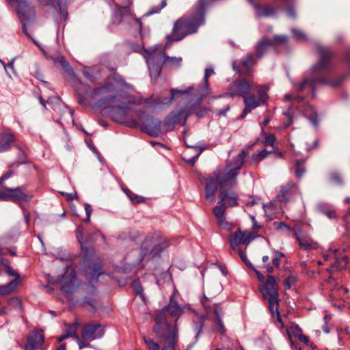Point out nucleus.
Listing matches in <instances>:
<instances>
[{"label": "nucleus", "instance_id": "nucleus-55", "mask_svg": "<svg viewBox=\"0 0 350 350\" xmlns=\"http://www.w3.org/2000/svg\"><path fill=\"white\" fill-rule=\"evenodd\" d=\"M252 269L255 272V273H256V275L257 276L258 280L260 282H263L264 280H265L264 275L259 271L256 269L254 267V269Z\"/></svg>", "mask_w": 350, "mask_h": 350}, {"label": "nucleus", "instance_id": "nucleus-53", "mask_svg": "<svg viewBox=\"0 0 350 350\" xmlns=\"http://www.w3.org/2000/svg\"><path fill=\"white\" fill-rule=\"evenodd\" d=\"M272 152H273V150L267 151L266 150H262L258 153L257 157L259 158V160H262L266 158L269 154Z\"/></svg>", "mask_w": 350, "mask_h": 350}, {"label": "nucleus", "instance_id": "nucleus-22", "mask_svg": "<svg viewBox=\"0 0 350 350\" xmlns=\"http://www.w3.org/2000/svg\"><path fill=\"white\" fill-rule=\"evenodd\" d=\"M298 191L297 185L293 183H288L286 185L280 187V190L277 196V198L280 202H287L291 196Z\"/></svg>", "mask_w": 350, "mask_h": 350}, {"label": "nucleus", "instance_id": "nucleus-9", "mask_svg": "<svg viewBox=\"0 0 350 350\" xmlns=\"http://www.w3.org/2000/svg\"><path fill=\"white\" fill-rule=\"evenodd\" d=\"M31 198V195L25 193L24 187L5 188L3 191H0V200L17 202L29 201Z\"/></svg>", "mask_w": 350, "mask_h": 350}, {"label": "nucleus", "instance_id": "nucleus-21", "mask_svg": "<svg viewBox=\"0 0 350 350\" xmlns=\"http://www.w3.org/2000/svg\"><path fill=\"white\" fill-rule=\"evenodd\" d=\"M176 299V293L174 292L170 297L168 305L162 310L161 317L165 312L168 313L173 317H178L183 313V308L178 304Z\"/></svg>", "mask_w": 350, "mask_h": 350}, {"label": "nucleus", "instance_id": "nucleus-46", "mask_svg": "<svg viewBox=\"0 0 350 350\" xmlns=\"http://www.w3.org/2000/svg\"><path fill=\"white\" fill-rule=\"evenodd\" d=\"M284 257V254L281 252H277L275 254L274 258L272 260V265L278 268L280 265L282 258Z\"/></svg>", "mask_w": 350, "mask_h": 350}, {"label": "nucleus", "instance_id": "nucleus-29", "mask_svg": "<svg viewBox=\"0 0 350 350\" xmlns=\"http://www.w3.org/2000/svg\"><path fill=\"white\" fill-rule=\"evenodd\" d=\"M274 12L275 9L269 5L256 6V14L258 17H269Z\"/></svg>", "mask_w": 350, "mask_h": 350}, {"label": "nucleus", "instance_id": "nucleus-35", "mask_svg": "<svg viewBox=\"0 0 350 350\" xmlns=\"http://www.w3.org/2000/svg\"><path fill=\"white\" fill-rule=\"evenodd\" d=\"M213 74H214V71L213 69L206 68L205 70L204 77V84L202 86V91L203 92V93H205L206 92L208 91V78Z\"/></svg>", "mask_w": 350, "mask_h": 350}, {"label": "nucleus", "instance_id": "nucleus-50", "mask_svg": "<svg viewBox=\"0 0 350 350\" xmlns=\"http://www.w3.org/2000/svg\"><path fill=\"white\" fill-rule=\"evenodd\" d=\"M275 137L273 135H267L265 139V145L273 147Z\"/></svg>", "mask_w": 350, "mask_h": 350}, {"label": "nucleus", "instance_id": "nucleus-7", "mask_svg": "<svg viewBox=\"0 0 350 350\" xmlns=\"http://www.w3.org/2000/svg\"><path fill=\"white\" fill-rule=\"evenodd\" d=\"M202 304L208 316L211 317L213 314V321L214 322L215 331L222 335L225 334L226 330L221 319L224 312L221 305L219 304H211L210 299L206 297L202 300Z\"/></svg>", "mask_w": 350, "mask_h": 350}, {"label": "nucleus", "instance_id": "nucleus-25", "mask_svg": "<svg viewBox=\"0 0 350 350\" xmlns=\"http://www.w3.org/2000/svg\"><path fill=\"white\" fill-rule=\"evenodd\" d=\"M14 140V135L10 133H0V152L8 151Z\"/></svg>", "mask_w": 350, "mask_h": 350}, {"label": "nucleus", "instance_id": "nucleus-16", "mask_svg": "<svg viewBox=\"0 0 350 350\" xmlns=\"http://www.w3.org/2000/svg\"><path fill=\"white\" fill-rule=\"evenodd\" d=\"M141 260L148 254L154 257L160 254L162 247L159 244H155V238L154 236L146 237L142 242L140 247Z\"/></svg>", "mask_w": 350, "mask_h": 350}, {"label": "nucleus", "instance_id": "nucleus-56", "mask_svg": "<svg viewBox=\"0 0 350 350\" xmlns=\"http://www.w3.org/2000/svg\"><path fill=\"white\" fill-rule=\"evenodd\" d=\"M197 148V151H198V153L191 159V162L192 163H193L196 161V159L199 157V155L201 154V152H202L204 148L202 147H196Z\"/></svg>", "mask_w": 350, "mask_h": 350}, {"label": "nucleus", "instance_id": "nucleus-64", "mask_svg": "<svg viewBox=\"0 0 350 350\" xmlns=\"http://www.w3.org/2000/svg\"><path fill=\"white\" fill-rule=\"evenodd\" d=\"M229 110V107H228L225 110H220L217 112L218 116H224L226 111Z\"/></svg>", "mask_w": 350, "mask_h": 350}, {"label": "nucleus", "instance_id": "nucleus-3", "mask_svg": "<svg viewBox=\"0 0 350 350\" xmlns=\"http://www.w3.org/2000/svg\"><path fill=\"white\" fill-rule=\"evenodd\" d=\"M204 1H199L192 16H183L176 21L172 35L167 37V40L180 41L187 36L196 33L199 26L204 23Z\"/></svg>", "mask_w": 350, "mask_h": 350}, {"label": "nucleus", "instance_id": "nucleus-10", "mask_svg": "<svg viewBox=\"0 0 350 350\" xmlns=\"http://www.w3.org/2000/svg\"><path fill=\"white\" fill-rule=\"evenodd\" d=\"M144 56L146 59L151 77L157 78L161 70V63L163 62V55L156 51H145Z\"/></svg>", "mask_w": 350, "mask_h": 350}, {"label": "nucleus", "instance_id": "nucleus-45", "mask_svg": "<svg viewBox=\"0 0 350 350\" xmlns=\"http://www.w3.org/2000/svg\"><path fill=\"white\" fill-rule=\"evenodd\" d=\"M83 228L80 226L77 229V238L81 244V248L86 249V247H85L84 243L83 241Z\"/></svg>", "mask_w": 350, "mask_h": 350}, {"label": "nucleus", "instance_id": "nucleus-24", "mask_svg": "<svg viewBox=\"0 0 350 350\" xmlns=\"http://www.w3.org/2000/svg\"><path fill=\"white\" fill-rule=\"evenodd\" d=\"M297 239L302 250H310L318 247V243L306 234H297Z\"/></svg>", "mask_w": 350, "mask_h": 350}, {"label": "nucleus", "instance_id": "nucleus-4", "mask_svg": "<svg viewBox=\"0 0 350 350\" xmlns=\"http://www.w3.org/2000/svg\"><path fill=\"white\" fill-rule=\"evenodd\" d=\"M315 48L319 55V60L306 73L302 82L296 87L299 92L304 90L307 87L314 90L317 83L326 84L327 83L325 79L317 77L315 75L327 70L330 67V59L332 57V53L329 49L319 44H317Z\"/></svg>", "mask_w": 350, "mask_h": 350}, {"label": "nucleus", "instance_id": "nucleus-18", "mask_svg": "<svg viewBox=\"0 0 350 350\" xmlns=\"http://www.w3.org/2000/svg\"><path fill=\"white\" fill-rule=\"evenodd\" d=\"M44 338L42 334L38 332H33L27 337L25 350H44L43 343Z\"/></svg>", "mask_w": 350, "mask_h": 350}, {"label": "nucleus", "instance_id": "nucleus-38", "mask_svg": "<svg viewBox=\"0 0 350 350\" xmlns=\"http://www.w3.org/2000/svg\"><path fill=\"white\" fill-rule=\"evenodd\" d=\"M166 0H162L159 5L151 8L150 11L148 12L147 15H151L158 13L160 10L164 8L166 6Z\"/></svg>", "mask_w": 350, "mask_h": 350}, {"label": "nucleus", "instance_id": "nucleus-60", "mask_svg": "<svg viewBox=\"0 0 350 350\" xmlns=\"http://www.w3.org/2000/svg\"><path fill=\"white\" fill-rule=\"evenodd\" d=\"M62 195H66L68 197V200H72L73 199L77 198V193H65L64 192H61Z\"/></svg>", "mask_w": 350, "mask_h": 350}, {"label": "nucleus", "instance_id": "nucleus-40", "mask_svg": "<svg viewBox=\"0 0 350 350\" xmlns=\"http://www.w3.org/2000/svg\"><path fill=\"white\" fill-rule=\"evenodd\" d=\"M132 287H133L134 291L137 294L139 295L143 299H144V295H143L142 286L138 280H135L133 282Z\"/></svg>", "mask_w": 350, "mask_h": 350}, {"label": "nucleus", "instance_id": "nucleus-26", "mask_svg": "<svg viewBox=\"0 0 350 350\" xmlns=\"http://www.w3.org/2000/svg\"><path fill=\"white\" fill-rule=\"evenodd\" d=\"M47 58L53 60L54 63L59 64L62 68L68 74L72 75L74 73L73 70L71 68L69 64L65 60L64 57L59 53H56L53 55L47 57Z\"/></svg>", "mask_w": 350, "mask_h": 350}, {"label": "nucleus", "instance_id": "nucleus-30", "mask_svg": "<svg viewBox=\"0 0 350 350\" xmlns=\"http://www.w3.org/2000/svg\"><path fill=\"white\" fill-rule=\"evenodd\" d=\"M319 211L327 217L329 219H336V211L327 204H320L318 205Z\"/></svg>", "mask_w": 350, "mask_h": 350}, {"label": "nucleus", "instance_id": "nucleus-37", "mask_svg": "<svg viewBox=\"0 0 350 350\" xmlns=\"http://www.w3.org/2000/svg\"><path fill=\"white\" fill-rule=\"evenodd\" d=\"M304 161H297L295 164L296 170H295V175L298 178H300L303 176L304 173L306 172L305 168L302 166Z\"/></svg>", "mask_w": 350, "mask_h": 350}, {"label": "nucleus", "instance_id": "nucleus-54", "mask_svg": "<svg viewBox=\"0 0 350 350\" xmlns=\"http://www.w3.org/2000/svg\"><path fill=\"white\" fill-rule=\"evenodd\" d=\"M299 340L303 342L304 344L305 345H308V342H309V338L308 336L302 334V332L301 333V334L298 336Z\"/></svg>", "mask_w": 350, "mask_h": 350}, {"label": "nucleus", "instance_id": "nucleus-48", "mask_svg": "<svg viewBox=\"0 0 350 350\" xmlns=\"http://www.w3.org/2000/svg\"><path fill=\"white\" fill-rule=\"evenodd\" d=\"M9 304L11 306L17 308L20 311L22 310L21 300L18 297H13L10 299L9 300Z\"/></svg>", "mask_w": 350, "mask_h": 350}, {"label": "nucleus", "instance_id": "nucleus-62", "mask_svg": "<svg viewBox=\"0 0 350 350\" xmlns=\"http://www.w3.org/2000/svg\"><path fill=\"white\" fill-rule=\"evenodd\" d=\"M58 6L61 9L62 5L66 4L70 1V0H55Z\"/></svg>", "mask_w": 350, "mask_h": 350}, {"label": "nucleus", "instance_id": "nucleus-59", "mask_svg": "<svg viewBox=\"0 0 350 350\" xmlns=\"http://www.w3.org/2000/svg\"><path fill=\"white\" fill-rule=\"evenodd\" d=\"M76 341L78 343V345H79V347L80 349L84 348V347H88V345L83 341H81L79 338H77L76 339Z\"/></svg>", "mask_w": 350, "mask_h": 350}, {"label": "nucleus", "instance_id": "nucleus-57", "mask_svg": "<svg viewBox=\"0 0 350 350\" xmlns=\"http://www.w3.org/2000/svg\"><path fill=\"white\" fill-rule=\"evenodd\" d=\"M286 14H287L288 17H291L292 18H296V13H295V10L293 8H288L286 10Z\"/></svg>", "mask_w": 350, "mask_h": 350}, {"label": "nucleus", "instance_id": "nucleus-44", "mask_svg": "<svg viewBox=\"0 0 350 350\" xmlns=\"http://www.w3.org/2000/svg\"><path fill=\"white\" fill-rule=\"evenodd\" d=\"M309 108L312 111V114L310 116H308L306 112H305V116L311 122V123L316 126H317V113L314 111L312 107H309Z\"/></svg>", "mask_w": 350, "mask_h": 350}, {"label": "nucleus", "instance_id": "nucleus-1", "mask_svg": "<svg viewBox=\"0 0 350 350\" xmlns=\"http://www.w3.org/2000/svg\"><path fill=\"white\" fill-rule=\"evenodd\" d=\"M90 96L92 98H99L97 105L100 107L104 108L113 105L110 109V116L121 124L135 127L138 123L135 116L140 118L144 115V112L140 109H131L129 105L135 103L130 94L113 84L108 83L94 88Z\"/></svg>", "mask_w": 350, "mask_h": 350}, {"label": "nucleus", "instance_id": "nucleus-63", "mask_svg": "<svg viewBox=\"0 0 350 350\" xmlns=\"http://www.w3.org/2000/svg\"><path fill=\"white\" fill-rule=\"evenodd\" d=\"M277 228L278 230H283V229L287 228V226L284 223L280 222V223L277 224Z\"/></svg>", "mask_w": 350, "mask_h": 350}, {"label": "nucleus", "instance_id": "nucleus-11", "mask_svg": "<svg viewBox=\"0 0 350 350\" xmlns=\"http://www.w3.org/2000/svg\"><path fill=\"white\" fill-rule=\"evenodd\" d=\"M60 282L62 290L66 293H72L78 288L80 282L76 278V272L72 267H67Z\"/></svg>", "mask_w": 350, "mask_h": 350}, {"label": "nucleus", "instance_id": "nucleus-49", "mask_svg": "<svg viewBox=\"0 0 350 350\" xmlns=\"http://www.w3.org/2000/svg\"><path fill=\"white\" fill-rule=\"evenodd\" d=\"M181 61H182V58H180V57H166L165 58L163 57V63H169L170 64L179 65Z\"/></svg>", "mask_w": 350, "mask_h": 350}, {"label": "nucleus", "instance_id": "nucleus-28", "mask_svg": "<svg viewBox=\"0 0 350 350\" xmlns=\"http://www.w3.org/2000/svg\"><path fill=\"white\" fill-rule=\"evenodd\" d=\"M161 128V122L159 121L152 122V124H146L143 130L150 136H157Z\"/></svg>", "mask_w": 350, "mask_h": 350}, {"label": "nucleus", "instance_id": "nucleus-15", "mask_svg": "<svg viewBox=\"0 0 350 350\" xmlns=\"http://www.w3.org/2000/svg\"><path fill=\"white\" fill-rule=\"evenodd\" d=\"M252 87L253 83H250L245 79L234 81L229 88V92L226 94V95L230 96H243L244 98V96H246V94L250 92Z\"/></svg>", "mask_w": 350, "mask_h": 350}, {"label": "nucleus", "instance_id": "nucleus-52", "mask_svg": "<svg viewBox=\"0 0 350 350\" xmlns=\"http://www.w3.org/2000/svg\"><path fill=\"white\" fill-rule=\"evenodd\" d=\"M331 180L334 184L336 185H340L342 183L340 177L336 174H333L331 175Z\"/></svg>", "mask_w": 350, "mask_h": 350}, {"label": "nucleus", "instance_id": "nucleus-36", "mask_svg": "<svg viewBox=\"0 0 350 350\" xmlns=\"http://www.w3.org/2000/svg\"><path fill=\"white\" fill-rule=\"evenodd\" d=\"M77 325L76 324L70 325L68 327V329L65 331L66 336H68V338L72 337L75 340L77 338H79V336L77 335Z\"/></svg>", "mask_w": 350, "mask_h": 350}, {"label": "nucleus", "instance_id": "nucleus-61", "mask_svg": "<svg viewBox=\"0 0 350 350\" xmlns=\"http://www.w3.org/2000/svg\"><path fill=\"white\" fill-rule=\"evenodd\" d=\"M284 115L288 117V122L286 123V126H288L291 125V124L293 122V118L292 117L290 116L289 113L288 112H285L284 113Z\"/></svg>", "mask_w": 350, "mask_h": 350}, {"label": "nucleus", "instance_id": "nucleus-27", "mask_svg": "<svg viewBox=\"0 0 350 350\" xmlns=\"http://www.w3.org/2000/svg\"><path fill=\"white\" fill-rule=\"evenodd\" d=\"M273 45L271 40L267 38H263L256 45V55L258 58L261 57L266 52L267 49L269 46Z\"/></svg>", "mask_w": 350, "mask_h": 350}, {"label": "nucleus", "instance_id": "nucleus-17", "mask_svg": "<svg viewBox=\"0 0 350 350\" xmlns=\"http://www.w3.org/2000/svg\"><path fill=\"white\" fill-rule=\"evenodd\" d=\"M226 205L225 203L217 202V205L213 208V214L215 216L218 225L224 229L230 230L233 228L232 224L226 219Z\"/></svg>", "mask_w": 350, "mask_h": 350}, {"label": "nucleus", "instance_id": "nucleus-19", "mask_svg": "<svg viewBox=\"0 0 350 350\" xmlns=\"http://www.w3.org/2000/svg\"><path fill=\"white\" fill-rule=\"evenodd\" d=\"M219 202L225 203L226 206H235L237 203V195L228 187H221L219 192Z\"/></svg>", "mask_w": 350, "mask_h": 350}, {"label": "nucleus", "instance_id": "nucleus-12", "mask_svg": "<svg viewBox=\"0 0 350 350\" xmlns=\"http://www.w3.org/2000/svg\"><path fill=\"white\" fill-rule=\"evenodd\" d=\"M255 237L256 236L252 232L238 230L229 237L230 247L232 250H235L240 244L247 246Z\"/></svg>", "mask_w": 350, "mask_h": 350}, {"label": "nucleus", "instance_id": "nucleus-6", "mask_svg": "<svg viewBox=\"0 0 350 350\" xmlns=\"http://www.w3.org/2000/svg\"><path fill=\"white\" fill-rule=\"evenodd\" d=\"M260 291L263 298L268 301L269 308L273 315L275 314L277 319L281 322L279 312L278 285L277 278L268 275L265 281L260 285Z\"/></svg>", "mask_w": 350, "mask_h": 350}, {"label": "nucleus", "instance_id": "nucleus-32", "mask_svg": "<svg viewBox=\"0 0 350 350\" xmlns=\"http://www.w3.org/2000/svg\"><path fill=\"white\" fill-rule=\"evenodd\" d=\"M125 194L129 198L132 204H139L144 202V198L137 196L128 189H123Z\"/></svg>", "mask_w": 350, "mask_h": 350}, {"label": "nucleus", "instance_id": "nucleus-42", "mask_svg": "<svg viewBox=\"0 0 350 350\" xmlns=\"http://www.w3.org/2000/svg\"><path fill=\"white\" fill-rule=\"evenodd\" d=\"M288 40V38L286 35H280V36L275 35L274 40H272L273 45L274 44H285L287 42Z\"/></svg>", "mask_w": 350, "mask_h": 350}, {"label": "nucleus", "instance_id": "nucleus-33", "mask_svg": "<svg viewBox=\"0 0 350 350\" xmlns=\"http://www.w3.org/2000/svg\"><path fill=\"white\" fill-rule=\"evenodd\" d=\"M287 334L288 336L289 340L293 345L292 337H297L301 334L302 330L298 325H292L286 329Z\"/></svg>", "mask_w": 350, "mask_h": 350}, {"label": "nucleus", "instance_id": "nucleus-8", "mask_svg": "<svg viewBox=\"0 0 350 350\" xmlns=\"http://www.w3.org/2000/svg\"><path fill=\"white\" fill-rule=\"evenodd\" d=\"M257 95H250L244 96L243 101L245 108L241 116L244 118L252 110L265 103L268 99V88L267 86H258Z\"/></svg>", "mask_w": 350, "mask_h": 350}, {"label": "nucleus", "instance_id": "nucleus-31", "mask_svg": "<svg viewBox=\"0 0 350 350\" xmlns=\"http://www.w3.org/2000/svg\"><path fill=\"white\" fill-rule=\"evenodd\" d=\"M255 62L256 60L254 55L249 53L241 59V66L245 71L248 72L250 68L254 65Z\"/></svg>", "mask_w": 350, "mask_h": 350}, {"label": "nucleus", "instance_id": "nucleus-23", "mask_svg": "<svg viewBox=\"0 0 350 350\" xmlns=\"http://www.w3.org/2000/svg\"><path fill=\"white\" fill-rule=\"evenodd\" d=\"M191 113V111L188 109H181L178 112L172 113L170 118L166 120L165 124L174 125L181 122H183V124H185L186 120Z\"/></svg>", "mask_w": 350, "mask_h": 350}, {"label": "nucleus", "instance_id": "nucleus-41", "mask_svg": "<svg viewBox=\"0 0 350 350\" xmlns=\"http://www.w3.org/2000/svg\"><path fill=\"white\" fill-rule=\"evenodd\" d=\"M131 14L132 10L129 6L119 8L116 11V14L120 16L131 15Z\"/></svg>", "mask_w": 350, "mask_h": 350}, {"label": "nucleus", "instance_id": "nucleus-5", "mask_svg": "<svg viewBox=\"0 0 350 350\" xmlns=\"http://www.w3.org/2000/svg\"><path fill=\"white\" fill-rule=\"evenodd\" d=\"M156 324L153 331L162 345L161 349L160 345L150 338H144V342L148 347L149 350H176V344L177 342V337L175 328L172 330L170 324L162 319V317L157 315L155 318Z\"/></svg>", "mask_w": 350, "mask_h": 350}, {"label": "nucleus", "instance_id": "nucleus-43", "mask_svg": "<svg viewBox=\"0 0 350 350\" xmlns=\"http://www.w3.org/2000/svg\"><path fill=\"white\" fill-rule=\"evenodd\" d=\"M193 90V87H189L188 89H187L185 91H181V90H179L172 89L171 90V94L172 95H171V98H170V99L169 100V103H172V101L174 99V97L175 96V95L176 94H187V93L191 92Z\"/></svg>", "mask_w": 350, "mask_h": 350}, {"label": "nucleus", "instance_id": "nucleus-2", "mask_svg": "<svg viewBox=\"0 0 350 350\" xmlns=\"http://www.w3.org/2000/svg\"><path fill=\"white\" fill-rule=\"evenodd\" d=\"M246 156V152L242 150L224 168L216 169L204 178L205 198L208 201L213 202L219 187L232 188L237 185L239 170L245 163Z\"/></svg>", "mask_w": 350, "mask_h": 350}, {"label": "nucleus", "instance_id": "nucleus-58", "mask_svg": "<svg viewBox=\"0 0 350 350\" xmlns=\"http://www.w3.org/2000/svg\"><path fill=\"white\" fill-rule=\"evenodd\" d=\"M273 265H271L269 263L265 264L263 268H265L268 273H272L273 272Z\"/></svg>", "mask_w": 350, "mask_h": 350}, {"label": "nucleus", "instance_id": "nucleus-47", "mask_svg": "<svg viewBox=\"0 0 350 350\" xmlns=\"http://www.w3.org/2000/svg\"><path fill=\"white\" fill-rule=\"evenodd\" d=\"M239 255L241 260L245 263V265L250 269H254L253 265L249 261L246 254L242 251L241 249L238 250Z\"/></svg>", "mask_w": 350, "mask_h": 350}, {"label": "nucleus", "instance_id": "nucleus-14", "mask_svg": "<svg viewBox=\"0 0 350 350\" xmlns=\"http://www.w3.org/2000/svg\"><path fill=\"white\" fill-rule=\"evenodd\" d=\"M13 8L16 10L18 17L21 22L28 21L34 14V10L27 3L26 1L21 0H7Z\"/></svg>", "mask_w": 350, "mask_h": 350}, {"label": "nucleus", "instance_id": "nucleus-51", "mask_svg": "<svg viewBox=\"0 0 350 350\" xmlns=\"http://www.w3.org/2000/svg\"><path fill=\"white\" fill-rule=\"evenodd\" d=\"M85 213H86V218L84 219V221L86 222V223H88L90 220V216H91V214H92V206L91 205L88 204H86L85 205Z\"/></svg>", "mask_w": 350, "mask_h": 350}, {"label": "nucleus", "instance_id": "nucleus-39", "mask_svg": "<svg viewBox=\"0 0 350 350\" xmlns=\"http://www.w3.org/2000/svg\"><path fill=\"white\" fill-rule=\"evenodd\" d=\"M292 33L295 38L298 40H305L307 39L306 35L300 29L293 28Z\"/></svg>", "mask_w": 350, "mask_h": 350}, {"label": "nucleus", "instance_id": "nucleus-13", "mask_svg": "<svg viewBox=\"0 0 350 350\" xmlns=\"http://www.w3.org/2000/svg\"><path fill=\"white\" fill-rule=\"evenodd\" d=\"M104 334V327L98 323L86 324L84 325L81 333L83 339L89 341L100 338Z\"/></svg>", "mask_w": 350, "mask_h": 350}, {"label": "nucleus", "instance_id": "nucleus-34", "mask_svg": "<svg viewBox=\"0 0 350 350\" xmlns=\"http://www.w3.org/2000/svg\"><path fill=\"white\" fill-rule=\"evenodd\" d=\"M297 276L295 274H290L284 281L286 289H290L297 282Z\"/></svg>", "mask_w": 350, "mask_h": 350}, {"label": "nucleus", "instance_id": "nucleus-20", "mask_svg": "<svg viewBox=\"0 0 350 350\" xmlns=\"http://www.w3.org/2000/svg\"><path fill=\"white\" fill-rule=\"evenodd\" d=\"M102 267L100 261L89 263L83 270L84 275L89 281L96 282L103 273Z\"/></svg>", "mask_w": 350, "mask_h": 350}]
</instances>
